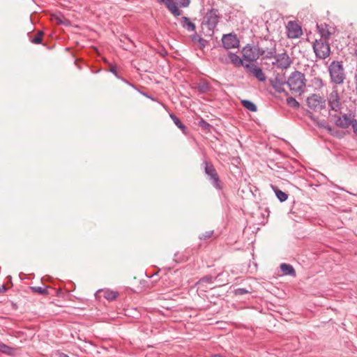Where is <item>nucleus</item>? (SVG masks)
<instances>
[{
  "mask_svg": "<svg viewBox=\"0 0 357 357\" xmlns=\"http://www.w3.org/2000/svg\"><path fill=\"white\" fill-rule=\"evenodd\" d=\"M228 56L231 63L236 66H243L245 68V64H247L246 63H244L243 60L237 54L234 53L229 52L228 54Z\"/></svg>",
  "mask_w": 357,
  "mask_h": 357,
  "instance_id": "a211bd4d",
  "label": "nucleus"
},
{
  "mask_svg": "<svg viewBox=\"0 0 357 357\" xmlns=\"http://www.w3.org/2000/svg\"><path fill=\"white\" fill-rule=\"evenodd\" d=\"M273 59H275V61L272 63L273 65L275 66L278 68L280 69H287L291 66L292 63V61L287 52L278 54L275 53Z\"/></svg>",
  "mask_w": 357,
  "mask_h": 357,
  "instance_id": "1a4fd4ad",
  "label": "nucleus"
},
{
  "mask_svg": "<svg viewBox=\"0 0 357 357\" xmlns=\"http://www.w3.org/2000/svg\"><path fill=\"white\" fill-rule=\"evenodd\" d=\"M317 29H319V31L321 35V38L324 40L328 41L331 36V33L328 29H324L322 26H319L317 25Z\"/></svg>",
  "mask_w": 357,
  "mask_h": 357,
  "instance_id": "393cba45",
  "label": "nucleus"
},
{
  "mask_svg": "<svg viewBox=\"0 0 357 357\" xmlns=\"http://www.w3.org/2000/svg\"><path fill=\"white\" fill-rule=\"evenodd\" d=\"M158 1L165 3L167 8L174 16H179L181 14V11L177 6V3L174 2L173 0H158Z\"/></svg>",
  "mask_w": 357,
  "mask_h": 357,
  "instance_id": "dca6fc26",
  "label": "nucleus"
},
{
  "mask_svg": "<svg viewBox=\"0 0 357 357\" xmlns=\"http://www.w3.org/2000/svg\"><path fill=\"white\" fill-rule=\"evenodd\" d=\"M205 19L209 29H213L219 22L218 10L214 8L209 10L206 14Z\"/></svg>",
  "mask_w": 357,
  "mask_h": 357,
  "instance_id": "9d476101",
  "label": "nucleus"
},
{
  "mask_svg": "<svg viewBox=\"0 0 357 357\" xmlns=\"http://www.w3.org/2000/svg\"><path fill=\"white\" fill-rule=\"evenodd\" d=\"M43 36V32L42 31L38 32L37 35L33 38L31 39V42L34 44H40Z\"/></svg>",
  "mask_w": 357,
  "mask_h": 357,
  "instance_id": "c756f323",
  "label": "nucleus"
},
{
  "mask_svg": "<svg viewBox=\"0 0 357 357\" xmlns=\"http://www.w3.org/2000/svg\"><path fill=\"white\" fill-rule=\"evenodd\" d=\"M119 296L118 292L114 291H105L104 293V297L108 301H114Z\"/></svg>",
  "mask_w": 357,
  "mask_h": 357,
  "instance_id": "bb28decb",
  "label": "nucleus"
},
{
  "mask_svg": "<svg viewBox=\"0 0 357 357\" xmlns=\"http://www.w3.org/2000/svg\"><path fill=\"white\" fill-rule=\"evenodd\" d=\"M327 102L330 110L339 112L342 109L340 96L337 87H333L332 91L327 96Z\"/></svg>",
  "mask_w": 357,
  "mask_h": 357,
  "instance_id": "423d86ee",
  "label": "nucleus"
},
{
  "mask_svg": "<svg viewBox=\"0 0 357 357\" xmlns=\"http://www.w3.org/2000/svg\"><path fill=\"white\" fill-rule=\"evenodd\" d=\"M58 357H70L68 355L64 353H59Z\"/></svg>",
  "mask_w": 357,
  "mask_h": 357,
  "instance_id": "a19ab883",
  "label": "nucleus"
},
{
  "mask_svg": "<svg viewBox=\"0 0 357 357\" xmlns=\"http://www.w3.org/2000/svg\"><path fill=\"white\" fill-rule=\"evenodd\" d=\"M354 82L355 84V93L357 96V70L355 72L354 76Z\"/></svg>",
  "mask_w": 357,
  "mask_h": 357,
  "instance_id": "4c0bfd02",
  "label": "nucleus"
},
{
  "mask_svg": "<svg viewBox=\"0 0 357 357\" xmlns=\"http://www.w3.org/2000/svg\"><path fill=\"white\" fill-rule=\"evenodd\" d=\"M178 3L181 7H187L189 6L190 1V0H177Z\"/></svg>",
  "mask_w": 357,
  "mask_h": 357,
  "instance_id": "c9c22d12",
  "label": "nucleus"
},
{
  "mask_svg": "<svg viewBox=\"0 0 357 357\" xmlns=\"http://www.w3.org/2000/svg\"><path fill=\"white\" fill-rule=\"evenodd\" d=\"M287 102L291 107L298 108L299 107L298 102L293 97L287 98Z\"/></svg>",
  "mask_w": 357,
  "mask_h": 357,
  "instance_id": "c85d7f7f",
  "label": "nucleus"
},
{
  "mask_svg": "<svg viewBox=\"0 0 357 357\" xmlns=\"http://www.w3.org/2000/svg\"><path fill=\"white\" fill-rule=\"evenodd\" d=\"M191 38L194 43H197L199 44V48L202 50H203L207 44V40L204 39L202 37L197 35V33L192 35L191 36Z\"/></svg>",
  "mask_w": 357,
  "mask_h": 357,
  "instance_id": "412c9836",
  "label": "nucleus"
},
{
  "mask_svg": "<svg viewBox=\"0 0 357 357\" xmlns=\"http://www.w3.org/2000/svg\"><path fill=\"white\" fill-rule=\"evenodd\" d=\"M333 117L335 125L341 128H348L353 121V119H349L347 114L343 116L335 115Z\"/></svg>",
  "mask_w": 357,
  "mask_h": 357,
  "instance_id": "4468645a",
  "label": "nucleus"
},
{
  "mask_svg": "<svg viewBox=\"0 0 357 357\" xmlns=\"http://www.w3.org/2000/svg\"><path fill=\"white\" fill-rule=\"evenodd\" d=\"M351 126H352L354 132L357 135V120L354 119Z\"/></svg>",
  "mask_w": 357,
  "mask_h": 357,
  "instance_id": "e433bc0d",
  "label": "nucleus"
},
{
  "mask_svg": "<svg viewBox=\"0 0 357 357\" xmlns=\"http://www.w3.org/2000/svg\"><path fill=\"white\" fill-rule=\"evenodd\" d=\"M272 188L274 190L275 196L280 200V202H285L288 199V194L282 191L278 188L272 185Z\"/></svg>",
  "mask_w": 357,
  "mask_h": 357,
  "instance_id": "aec40b11",
  "label": "nucleus"
},
{
  "mask_svg": "<svg viewBox=\"0 0 357 357\" xmlns=\"http://www.w3.org/2000/svg\"><path fill=\"white\" fill-rule=\"evenodd\" d=\"M241 104L245 109L250 112H255L257 110L256 105L249 100H241Z\"/></svg>",
  "mask_w": 357,
  "mask_h": 357,
  "instance_id": "4be33fe9",
  "label": "nucleus"
},
{
  "mask_svg": "<svg viewBox=\"0 0 357 357\" xmlns=\"http://www.w3.org/2000/svg\"><path fill=\"white\" fill-rule=\"evenodd\" d=\"M312 86L316 89H321V88L324 87V81L323 79L319 77H314L312 79Z\"/></svg>",
  "mask_w": 357,
  "mask_h": 357,
  "instance_id": "a878e982",
  "label": "nucleus"
},
{
  "mask_svg": "<svg viewBox=\"0 0 357 357\" xmlns=\"http://www.w3.org/2000/svg\"><path fill=\"white\" fill-rule=\"evenodd\" d=\"M211 357H223V356H222L220 355H213Z\"/></svg>",
  "mask_w": 357,
  "mask_h": 357,
  "instance_id": "79ce46f5",
  "label": "nucleus"
},
{
  "mask_svg": "<svg viewBox=\"0 0 357 357\" xmlns=\"http://www.w3.org/2000/svg\"><path fill=\"white\" fill-rule=\"evenodd\" d=\"M234 293L236 296H241V295H243L245 294H250V293H251V291L249 290H247L245 288H238L234 290Z\"/></svg>",
  "mask_w": 357,
  "mask_h": 357,
  "instance_id": "7c9ffc66",
  "label": "nucleus"
},
{
  "mask_svg": "<svg viewBox=\"0 0 357 357\" xmlns=\"http://www.w3.org/2000/svg\"><path fill=\"white\" fill-rule=\"evenodd\" d=\"M58 22H59V24H63V22H62L61 20H60L58 21Z\"/></svg>",
  "mask_w": 357,
  "mask_h": 357,
  "instance_id": "37998d69",
  "label": "nucleus"
},
{
  "mask_svg": "<svg viewBox=\"0 0 357 357\" xmlns=\"http://www.w3.org/2000/svg\"><path fill=\"white\" fill-rule=\"evenodd\" d=\"M280 269L284 273V274L286 275H290V276L295 277L296 275L295 269L290 264H282L280 265Z\"/></svg>",
  "mask_w": 357,
  "mask_h": 357,
  "instance_id": "6ab92c4d",
  "label": "nucleus"
},
{
  "mask_svg": "<svg viewBox=\"0 0 357 357\" xmlns=\"http://www.w3.org/2000/svg\"><path fill=\"white\" fill-rule=\"evenodd\" d=\"M223 47L227 49H231L238 47L239 45V40L235 34L228 33L225 34L222 38Z\"/></svg>",
  "mask_w": 357,
  "mask_h": 357,
  "instance_id": "f8f14e48",
  "label": "nucleus"
},
{
  "mask_svg": "<svg viewBox=\"0 0 357 357\" xmlns=\"http://www.w3.org/2000/svg\"><path fill=\"white\" fill-rule=\"evenodd\" d=\"M314 52L319 59H325L331 54V47L328 41L316 40L312 45Z\"/></svg>",
  "mask_w": 357,
  "mask_h": 357,
  "instance_id": "39448f33",
  "label": "nucleus"
},
{
  "mask_svg": "<svg viewBox=\"0 0 357 357\" xmlns=\"http://www.w3.org/2000/svg\"><path fill=\"white\" fill-rule=\"evenodd\" d=\"M331 82L341 85L346 79V74L342 61H333L328 68Z\"/></svg>",
  "mask_w": 357,
  "mask_h": 357,
  "instance_id": "f03ea898",
  "label": "nucleus"
},
{
  "mask_svg": "<svg viewBox=\"0 0 357 357\" xmlns=\"http://www.w3.org/2000/svg\"><path fill=\"white\" fill-rule=\"evenodd\" d=\"M0 351L9 356H13L15 354V349L3 342H0Z\"/></svg>",
  "mask_w": 357,
  "mask_h": 357,
  "instance_id": "5701e85b",
  "label": "nucleus"
},
{
  "mask_svg": "<svg viewBox=\"0 0 357 357\" xmlns=\"http://www.w3.org/2000/svg\"><path fill=\"white\" fill-rule=\"evenodd\" d=\"M273 88L278 92L282 93L284 91V86L287 85V81L281 76H277L271 81Z\"/></svg>",
  "mask_w": 357,
  "mask_h": 357,
  "instance_id": "2eb2a0df",
  "label": "nucleus"
},
{
  "mask_svg": "<svg viewBox=\"0 0 357 357\" xmlns=\"http://www.w3.org/2000/svg\"><path fill=\"white\" fill-rule=\"evenodd\" d=\"M305 77L300 71H294L287 80V86L289 87L291 93L301 95L305 89Z\"/></svg>",
  "mask_w": 357,
  "mask_h": 357,
  "instance_id": "f257e3e1",
  "label": "nucleus"
},
{
  "mask_svg": "<svg viewBox=\"0 0 357 357\" xmlns=\"http://www.w3.org/2000/svg\"><path fill=\"white\" fill-rule=\"evenodd\" d=\"M324 128H326V130H328V131L331 135H335V132H333V128L331 126H330L327 125V126H324Z\"/></svg>",
  "mask_w": 357,
  "mask_h": 357,
  "instance_id": "58836bf2",
  "label": "nucleus"
},
{
  "mask_svg": "<svg viewBox=\"0 0 357 357\" xmlns=\"http://www.w3.org/2000/svg\"><path fill=\"white\" fill-rule=\"evenodd\" d=\"M245 68L251 74H252L259 82H264L266 76L262 71L261 68L252 64H245Z\"/></svg>",
  "mask_w": 357,
  "mask_h": 357,
  "instance_id": "ddd939ff",
  "label": "nucleus"
},
{
  "mask_svg": "<svg viewBox=\"0 0 357 357\" xmlns=\"http://www.w3.org/2000/svg\"><path fill=\"white\" fill-rule=\"evenodd\" d=\"M7 288L4 284H2L0 286V292H5L6 291Z\"/></svg>",
  "mask_w": 357,
  "mask_h": 357,
  "instance_id": "ea45409f",
  "label": "nucleus"
},
{
  "mask_svg": "<svg viewBox=\"0 0 357 357\" xmlns=\"http://www.w3.org/2000/svg\"><path fill=\"white\" fill-rule=\"evenodd\" d=\"M111 73H112L118 79H121L126 83H128V81L123 79V77H120L117 73L116 68L114 66H112L109 70Z\"/></svg>",
  "mask_w": 357,
  "mask_h": 357,
  "instance_id": "72a5a7b5",
  "label": "nucleus"
},
{
  "mask_svg": "<svg viewBox=\"0 0 357 357\" xmlns=\"http://www.w3.org/2000/svg\"><path fill=\"white\" fill-rule=\"evenodd\" d=\"M200 282L212 283L213 282V278L211 275H206L203 277Z\"/></svg>",
  "mask_w": 357,
  "mask_h": 357,
  "instance_id": "f704fd0d",
  "label": "nucleus"
},
{
  "mask_svg": "<svg viewBox=\"0 0 357 357\" xmlns=\"http://www.w3.org/2000/svg\"><path fill=\"white\" fill-rule=\"evenodd\" d=\"M213 230L207 231L201 236H199V239L201 240H206L210 238L213 234Z\"/></svg>",
  "mask_w": 357,
  "mask_h": 357,
  "instance_id": "2f4dec72",
  "label": "nucleus"
},
{
  "mask_svg": "<svg viewBox=\"0 0 357 357\" xmlns=\"http://www.w3.org/2000/svg\"><path fill=\"white\" fill-rule=\"evenodd\" d=\"M210 86L206 82L200 83L198 86V89L202 92H206L209 90Z\"/></svg>",
  "mask_w": 357,
  "mask_h": 357,
  "instance_id": "473e14b6",
  "label": "nucleus"
},
{
  "mask_svg": "<svg viewBox=\"0 0 357 357\" xmlns=\"http://www.w3.org/2000/svg\"><path fill=\"white\" fill-rule=\"evenodd\" d=\"M306 103L307 107L312 110L320 111L326 107V100L318 94H311L307 98Z\"/></svg>",
  "mask_w": 357,
  "mask_h": 357,
  "instance_id": "0eeeda50",
  "label": "nucleus"
},
{
  "mask_svg": "<svg viewBox=\"0 0 357 357\" xmlns=\"http://www.w3.org/2000/svg\"><path fill=\"white\" fill-rule=\"evenodd\" d=\"M287 37L289 38H298L303 32L301 26L294 21H289L287 25Z\"/></svg>",
  "mask_w": 357,
  "mask_h": 357,
  "instance_id": "9b49d317",
  "label": "nucleus"
},
{
  "mask_svg": "<svg viewBox=\"0 0 357 357\" xmlns=\"http://www.w3.org/2000/svg\"><path fill=\"white\" fill-rule=\"evenodd\" d=\"M202 165L204 166V172L213 186L217 190H222V184L214 166L206 160L202 162Z\"/></svg>",
  "mask_w": 357,
  "mask_h": 357,
  "instance_id": "20e7f679",
  "label": "nucleus"
},
{
  "mask_svg": "<svg viewBox=\"0 0 357 357\" xmlns=\"http://www.w3.org/2000/svg\"><path fill=\"white\" fill-rule=\"evenodd\" d=\"M170 118L172 119L175 125L180 128L183 132H185L186 129L185 126L181 121V120L174 114H169Z\"/></svg>",
  "mask_w": 357,
  "mask_h": 357,
  "instance_id": "b1692460",
  "label": "nucleus"
},
{
  "mask_svg": "<svg viewBox=\"0 0 357 357\" xmlns=\"http://www.w3.org/2000/svg\"><path fill=\"white\" fill-rule=\"evenodd\" d=\"M258 50L263 58L273 59L276 53L277 43L273 39L264 38L257 43Z\"/></svg>",
  "mask_w": 357,
  "mask_h": 357,
  "instance_id": "7ed1b4c3",
  "label": "nucleus"
},
{
  "mask_svg": "<svg viewBox=\"0 0 357 357\" xmlns=\"http://www.w3.org/2000/svg\"><path fill=\"white\" fill-rule=\"evenodd\" d=\"M31 289L33 292L38 293L41 295L47 296L49 294L47 289L41 287H31Z\"/></svg>",
  "mask_w": 357,
  "mask_h": 357,
  "instance_id": "cd10ccee",
  "label": "nucleus"
},
{
  "mask_svg": "<svg viewBox=\"0 0 357 357\" xmlns=\"http://www.w3.org/2000/svg\"><path fill=\"white\" fill-rule=\"evenodd\" d=\"M181 24L182 26L188 31H195V24L192 23L188 17H182L181 18Z\"/></svg>",
  "mask_w": 357,
  "mask_h": 357,
  "instance_id": "f3484780",
  "label": "nucleus"
},
{
  "mask_svg": "<svg viewBox=\"0 0 357 357\" xmlns=\"http://www.w3.org/2000/svg\"><path fill=\"white\" fill-rule=\"evenodd\" d=\"M243 57L248 61H257L261 56L257 45L252 46L250 44L245 45L242 50Z\"/></svg>",
  "mask_w": 357,
  "mask_h": 357,
  "instance_id": "6e6552de",
  "label": "nucleus"
}]
</instances>
